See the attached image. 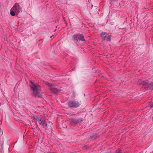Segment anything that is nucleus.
<instances>
[{"label":"nucleus","instance_id":"nucleus-1","mask_svg":"<svg viewBox=\"0 0 153 153\" xmlns=\"http://www.w3.org/2000/svg\"><path fill=\"white\" fill-rule=\"evenodd\" d=\"M31 87L32 91H33V96L37 97H41L42 95L40 94V87L37 84H35L32 81H30Z\"/></svg>","mask_w":153,"mask_h":153},{"label":"nucleus","instance_id":"nucleus-2","mask_svg":"<svg viewBox=\"0 0 153 153\" xmlns=\"http://www.w3.org/2000/svg\"><path fill=\"white\" fill-rule=\"evenodd\" d=\"M74 39L75 42H77L78 41H85V39L84 38L82 34H76L74 36Z\"/></svg>","mask_w":153,"mask_h":153},{"label":"nucleus","instance_id":"nucleus-3","mask_svg":"<svg viewBox=\"0 0 153 153\" xmlns=\"http://www.w3.org/2000/svg\"><path fill=\"white\" fill-rule=\"evenodd\" d=\"M142 84L144 88L153 89V82L149 83L147 81H143Z\"/></svg>","mask_w":153,"mask_h":153},{"label":"nucleus","instance_id":"nucleus-4","mask_svg":"<svg viewBox=\"0 0 153 153\" xmlns=\"http://www.w3.org/2000/svg\"><path fill=\"white\" fill-rule=\"evenodd\" d=\"M22 9L20 7L19 5L17 3L15 4L14 6L11 8V10L14 11L16 13L18 14L22 11Z\"/></svg>","mask_w":153,"mask_h":153},{"label":"nucleus","instance_id":"nucleus-5","mask_svg":"<svg viewBox=\"0 0 153 153\" xmlns=\"http://www.w3.org/2000/svg\"><path fill=\"white\" fill-rule=\"evenodd\" d=\"M44 84L49 86L50 90L53 93H56L59 91V90L58 89L55 88L53 85L50 84L49 83L44 82Z\"/></svg>","mask_w":153,"mask_h":153},{"label":"nucleus","instance_id":"nucleus-6","mask_svg":"<svg viewBox=\"0 0 153 153\" xmlns=\"http://www.w3.org/2000/svg\"><path fill=\"white\" fill-rule=\"evenodd\" d=\"M68 105L70 107H77L79 106L80 104L79 102L74 101L69 102Z\"/></svg>","mask_w":153,"mask_h":153},{"label":"nucleus","instance_id":"nucleus-7","mask_svg":"<svg viewBox=\"0 0 153 153\" xmlns=\"http://www.w3.org/2000/svg\"><path fill=\"white\" fill-rule=\"evenodd\" d=\"M69 121L70 123L72 124H76L77 123H79V121H77L74 118H72L69 120Z\"/></svg>","mask_w":153,"mask_h":153},{"label":"nucleus","instance_id":"nucleus-8","mask_svg":"<svg viewBox=\"0 0 153 153\" xmlns=\"http://www.w3.org/2000/svg\"><path fill=\"white\" fill-rule=\"evenodd\" d=\"M39 123L42 125L43 127H47V125L45 123V120H41L39 122Z\"/></svg>","mask_w":153,"mask_h":153},{"label":"nucleus","instance_id":"nucleus-9","mask_svg":"<svg viewBox=\"0 0 153 153\" xmlns=\"http://www.w3.org/2000/svg\"><path fill=\"white\" fill-rule=\"evenodd\" d=\"M105 39H104V40L109 41H110L111 40L110 35H105Z\"/></svg>","mask_w":153,"mask_h":153},{"label":"nucleus","instance_id":"nucleus-10","mask_svg":"<svg viewBox=\"0 0 153 153\" xmlns=\"http://www.w3.org/2000/svg\"><path fill=\"white\" fill-rule=\"evenodd\" d=\"M106 33L105 32H103L101 34V37L102 39L104 40V39H105V34Z\"/></svg>","mask_w":153,"mask_h":153},{"label":"nucleus","instance_id":"nucleus-11","mask_svg":"<svg viewBox=\"0 0 153 153\" xmlns=\"http://www.w3.org/2000/svg\"><path fill=\"white\" fill-rule=\"evenodd\" d=\"M15 12L13 10H11V9L10 11V14L11 16H14L15 15Z\"/></svg>","mask_w":153,"mask_h":153},{"label":"nucleus","instance_id":"nucleus-12","mask_svg":"<svg viewBox=\"0 0 153 153\" xmlns=\"http://www.w3.org/2000/svg\"><path fill=\"white\" fill-rule=\"evenodd\" d=\"M35 119L37 121H38V122L39 123V122H40V121H41V118H40L39 117L37 116H36L35 117Z\"/></svg>","mask_w":153,"mask_h":153},{"label":"nucleus","instance_id":"nucleus-13","mask_svg":"<svg viewBox=\"0 0 153 153\" xmlns=\"http://www.w3.org/2000/svg\"><path fill=\"white\" fill-rule=\"evenodd\" d=\"M115 153H122L121 150L119 149L117 150L115 152Z\"/></svg>","mask_w":153,"mask_h":153},{"label":"nucleus","instance_id":"nucleus-14","mask_svg":"<svg viewBox=\"0 0 153 153\" xmlns=\"http://www.w3.org/2000/svg\"><path fill=\"white\" fill-rule=\"evenodd\" d=\"M83 120L82 119H79L77 120H76L77 121H79V123H80L82 122L83 121Z\"/></svg>","mask_w":153,"mask_h":153},{"label":"nucleus","instance_id":"nucleus-15","mask_svg":"<svg viewBox=\"0 0 153 153\" xmlns=\"http://www.w3.org/2000/svg\"><path fill=\"white\" fill-rule=\"evenodd\" d=\"M150 106L151 108H153V102L152 103L150 104Z\"/></svg>","mask_w":153,"mask_h":153}]
</instances>
